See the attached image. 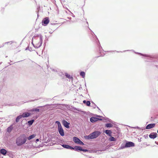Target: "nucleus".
<instances>
[{"mask_svg":"<svg viewBox=\"0 0 158 158\" xmlns=\"http://www.w3.org/2000/svg\"><path fill=\"white\" fill-rule=\"evenodd\" d=\"M129 51H132L134 52L135 53L144 57L145 59L149 60V61L151 62V64L154 65L158 69V59L157 58L154 56H152L149 55L145 54L139 52H135L133 50H125L123 51V52Z\"/></svg>","mask_w":158,"mask_h":158,"instance_id":"obj_1","label":"nucleus"},{"mask_svg":"<svg viewBox=\"0 0 158 158\" xmlns=\"http://www.w3.org/2000/svg\"><path fill=\"white\" fill-rule=\"evenodd\" d=\"M43 37L41 34L35 35L32 38L31 44L35 48L40 47L43 43Z\"/></svg>","mask_w":158,"mask_h":158,"instance_id":"obj_2","label":"nucleus"},{"mask_svg":"<svg viewBox=\"0 0 158 158\" xmlns=\"http://www.w3.org/2000/svg\"><path fill=\"white\" fill-rule=\"evenodd\" d=\"M27 136L25 134H22L16 139V143L18 146H21L24 144L27 141Z\"/></svg>","mask_w":158,"mask_h":158,"instance_id":"obj_3","label":"nucleus"},{"mask_svg":"<svg viewBox=\"0 0 158 158\" xmlns=\"http://www.w3.org/2000/svg\"><path fill=\"white\" fill-rule=\"evenodd\" d=\"M101 132L99 131H95L91 133L89 135L84 136L85 139L90 140L95 139L98 137L101 134Z\"/></svg>","mask_w":158,"mask_h":158,"instance_id":"obj_4","label":"nucleus"},{"mask_svg":"<svg viewBox=\"0 0 158 158\" xmlns=\"http://www.w3.org/2000/svg\"><path fill=\"white\" fill-rule=\"evenodd\" d=\"M125 143H122L119 148L120 149H123L125 148L134 147L135 146V144L134 143L125 140Z\"/></svg>","mask_w":158,"mask_h":158,"instance_id":"obj_5","label":"nucleus"},{"mask_svg":"<svg viewBox=\"0 0 158 158\" xmlns=\"http://www.w3.org/2000/svg\"><path fill=\"white\" fill-rule=\"evenodd\" d=\"M55 123L57 125L58 131L60 135L62 136H64V130L62 128L60 122L58 121H56L55 122Z\"/></svg>","mask_w":158,"mask_h":158,"instance_id":"obj_6","label":"nucleus"},{"mask_svg":"<svg viewBox=\"0 0 158 158\" xmlns=\"http://www.w3.org/2000/svg\"><path fill=\"white\" fill-rule=\"evenodd\" d=\"M73 139L74 142L76 144L81 145H84V143L79 138L77 137L74 136L73 137Z\"/></svg>","mask_w":158,"mask_h":158,"instance_id":"obj_7","label":"nucleus"},{"mask_svg":"<svg viewBox=\"0 0 158 158\" xmlns=\"http://www.w3.org/2000/svg\"><path fill=\"white\" fill-rule=\"evenodd\" d=\"M95 37L96 39V42H97V44L99 52L101 54V53L102 51H104V50L103 49L102 47L101 46L100 43L99 41V40H98V38L95 35Z\"/></svg>","mask_w":158,"mask_h":158,"instance_id":"obj_8","label":"nucleus"},{"mask_svg":"<svg viewBox=\"0 0 158 158\" xmlns=\"http://www.w3.org/2000/svg\"><path fill=\"white\" fill-rule=\"evenodd\" d=\"M49 19L48 17L44 18L42 21V24L43 26H46L49 23Z\"/></svg>","mask_w":158,"mask_h":158,"instance_id":"obj_9","label":"nucleus"},{"mask_svg":"<svg viewBox=\"0 0 158 158\" xmlns=\"http://www.w3.org/2000/svg\"><path fill=\"white\" fill-rule=\"evenodd\" d=\"M102 120V119L94 117H92L90 118V121L92 123H94L98 121Z\"/></svg>","mask_w":158,"mask_h":158,"instance_id":"obj_10","label":"nucleus"},{"mask_svg":"<svg viewBox=\"0 0 158 158\" xmlns=\"http://www.w3.org/2000/svg\"><path fill=\"white\" fill-rule=\"evenodd\" d=\"M62 124L66 128L68 129L70 128V123L69 122H68L65 120L64 119L62 121Z\"/></svg>","mask_w":158,"mask_h":158,"instance_id":"obj_11","label":"nucleus"},{"mask_svg":"<svg viewBox=\"0 0 158 158\" xmlns=\"http://www.w3.org/2000/svg\"><path fill=\"white\" fill-rule=\"evenodd\" d=\"M157 134L156 132H152L150 133L149 135V138L154 139L157 137Z\"/></svg>","mask_w":158,"mask_h":158,"instance_id":"obj_12","label":"nucleus"},{"mask_svg":"<svg viewBox=\"0 0 158 158\" xmlns=\"http://www.w3.org/2000/svg\"><path fill=\"white\" fill-rule=\"evenodd\" d=\"M82 147L79 146H75L74 147H72V150H73L74 151L79 152L81 151Z\"/></svg>","mask_w":158,"mask_h":158,"instance_id":"obj_13","label":"nucleus"},{"mask_svg":"<svg viewBox=\"0 0 158 158\" xmlns=\"http://www.w3.org/2000/svg\"><path fill=\"white\" fill-rule=\"evenodd\" d=\"M96 115V117H101L102 118V120L103 119H104L105 120H106V122H109L110 123H112L113 121H112L110 119H109V118H104L102 116H101L99 115L96 114L95 115Z\"/></svg>","mask_w":158,"mask_h":158,"instance_id":"obj_14","label":"nucleus"},{"mask_svg":"<svg viewBox=\"0 0 158 158\" xmlns=\"http://www.w3.org/2000/svg\"><path fill=\"white\" fill-rule=\"evenodd\" d=\"M33 114L32 113L30 112H24L22 114V116L23 118H27L30 116L31 114Z\"/></svg>","mask_w":158,"mask_h":158,"instance_id":"obj_15","label":"nucleus"},{"mask_svg":"<svg viewBox=\"0 0 158 158\" xmlns=\"http://www.w3.org/2000/svg\"><path fill=\"white\" fill-rule=\"evenodd\" d=\"M156 124L155 123H150L148 124L146 127V129H149L153 128L155 126Z\"/></svg>","mask_w":158,"mask_h":158,"instance_id":"obj_16","label":"nucleus"},{"mask_svg":"<svg viewBox=\"0 0 158 158\" xmlns=\"http://www.w3.org/2000/svg\"><path fill=\"white\" fill-rule=\"evenodd\" d=\"M62 146L66 149H69L72 150V147L71 146H70L68 144H62L61 145Z\"/></svg>","mask_w":158,"mask_h":158,"instance_id":"obj_17","label":"nucleus"},{"mask_svg":"<svg viewBox=\"0 0 158 158\" xmlns=\"http://www.w3.org/2000/svg\"><path fill=\"white\" fill-rule=\"evenodd\" d=\"M7 152V151L4 148H2L0 149V153L4 156H6Z\"/></svg>","mask_w":158,"mask_h":158,"instance_id":"obj_18","label":"nucleus"},{"mask_svg":"<svg viewBox=\"0 0 158 158\" xmlns=\"http://www.w3.org/2000/svg\"><path fill=\"white\" fill-rule=\"evenodd\" d=\"M66 107L68 108V109L70 110H77V108L76 107L73 106H70L68 105H66Z\"/></svg>","mask_w":158,"mask_h":158,"instance_id":"obj_19","label":"nucleus"},{"mask_svg":"<svg viewBox=\"0 0 158 158\" xmlns=\"http://www.w3.org/2000/svg\"><path fill=\"white\" fill-rule=\"evenodd\" d=\"M13 124H12L7 128L6 130L8 132L10 133L12 131L13 129Z\"/></svg>","mask_w":158,"mask_h":158,"instance_id":"obj_20","label":"nucleus"},{"mask_svg":"<svg viewBox=\"0 0 158 158\" xmlns=\"http://www.w3.org/2000/svg\"><path fill=\"white\" fill-rule=\"evenodd\" d=\"M28 111L32 113L33 112H39L40 111V109L37 108H34L32 109L29 110Z\"/></svg>","mask_w":158,"mask_h":158,"instance_id":"obj_21","label":"nucleus"},{"mask_svg":"<svg viewBox=\"0 0 158 158\" xmlns=\"http://www.w3.org/2000/svg\"><path fill=\"white\" fill-rule=\"evenodd\" d=\"M104 132L108 136H110L111 135L112 132L110 130H106L104 131Z\"/></svg>","mask_w":158,"mask_h":158,"instance_id":"obj_22","label":"nucleus"},{"mask_svg":"<svg viewBox=\"0 0 158 158\" xmlns=\"http://www.w3.org/2000/svg\"><path fill=\"white\" fill-rule=\"evenodd\" d=\"M83 102L87 106H90V102L89 101L84 100L83 101Z\"/></svg>","mask_w":158,"mask_h":158,"instance_id":"obj_23","label":"nucleus"},{"mask_svg":"<svg viewBox=\"0 0 158 158\" xmlns=\"http://www.w3.org/2000/svg\"><path fill=\"white\" fill-rule=\"evenodd\" d=\"M36 135L35 134H33L31 135L28 137H27V139H28L29 140H31L33 139L35 136Z\"/></svg>","mask_w":158,"mask_h":158,"instance_id":"obj_24","label":"nucleus"},{"mask_svg":"<svg viewBox=\"0 0 158 158\" xmlns=\"http://www.w3.org/2000/svg\"><path fill=\"white\" fill-rule=\"evenodd\" d=\"M65 76L66 77V78H68L69 79L72 80L73 78L72 76H71L68 73H65Z\"/></svg>","mask_w":158,"mask_h":158,"instance_id":"obj_25","label":"nucleus"},{"mask_svg":"<svg viewBox=\"0 0 158 158\" xmlns=\"http://www.w3.org/2000/svg\"><path fill=\"white\" fill-rule=\"evenodd\" d=\"M22 117V115H20L17 116L15 119L16 122L17 123H18L19 122V119L21 118Z\"/></svg>","mask_w":158,"mask_h":158,"instance_id":"obj_26","label":"nucleus"},{"mask_svg":"<svg viewBox=\"0 0 158 158\" xmlns=\"http://www.w3.org/2000/svg\"><path fill=\"white\" fill-rule=\"evenodd\" d=\"M105 127L107 128H110L112 127L113 125L111 123H107L105 124Z\"/></svg>","mask_w":158,"mask_h":158,"instance_id":"obj_27","label":"nucleus"},{"mask_svg":"<svg viewBox=\"0 0 158 158\" xmlns=\"http://www.w3.org/2000/svg\"><path fill=\"white\" fill-rule=\"evenodd\" d=\"M110 136V137L109 139V140L110 141V142L115 141H116V139L115 138L111 136V135Z\"/></svg>","mask_w":158,"mask_h":158,"instance_id":"obj_28","label":"nucleus"},{"mask_svg":"<svg viewBox=\"0 0 158 158\" xmlns=\"http://www.w3.org/2000/svg\"><path fill=\"white\" fill-rule=\"evenodd\" d=\"M85 73L84 71H81L80 73V75L82 78H84L85 76Z\"/></svg>","mask_w":158,"mask_h":158,"instance_id":"obj_29","label":"nucleus"},{"mask_svg":"<svg viewBox=\"0 0 158 158\" xmlns=\"http://www.w3.org/2000/svg\"><path fill=\"white\" fill-rule=\"evenodd\" d=\"M34 119H31V120L28 121L27 122L28 125L29 126L31 125L33 123H34Z\"/></svg>","mask_w":158,"mask_h":158,"instance_id":"obj_30","label":"nucleus"},{"mask_svg":"<svg viewBox=\"0 0 158 158\" xmlns=\"http://www.w3.org/2000/svg\"><path fill=\"white\" fill-rule=\"evenodd\" d=\"M86 23L88 25V27L89 28V29L91 31L92 33V35H93V34H94V36H95V35L94 34V32L89 27V24H88V22L87 21H86Z\"/></svg>","mask_w":158,"mask_h":158,"instance_id":"obj_31","label":"nucleus"},{"mask_svg":"<svg viewBox=\"0 0 158 158\" xmlns=\"http://www.w3.org/2000/svg\"><path fill=\"white\" fill-rule=\"evenodd\" d=\"M10 42H11V43L10 44H11L12 43H14V41H12L10 42H7L4 43V44H8Z\"/></svg>","mask_w":158,"mask_h":158,"instance_id":"obj_32","label":"nucleus"},{"mask_svg":"<svg viewBox=\"0 0 158 158\" xmlns=\"http://www.w3.org/2000/svg\"><path fill=\"white\" fill-rule=\"evenodd\" d=\"M81 151L84 152H88L89 150L87 149H83L82 147Z\"/></svg>","mask_w":158,"mask_h":158,"instance_id":"obj_33","label":"nucleus"},{"mask_svg":"<svg viewBox=\"0 0 158 158\" xmlns=\"http://www.w3.org/2000/svg\"><path fill=\"white\" fill-rule=\"evenodd\" d=\"M34 50H35L33 49L31 47H29V51H33Z\"/></svg>","mask_w":158,"mask_h":158,"instance_id":"obj_34","label":"nucleus"},{"mask_svg":"<svg viewBox=\"0 0 158 158\" xmlns=\"http://www.w3.org/2000/svg\"><path fill=\"white\" fill-rule=\"evenodd\" d=\"M140 129H141L142 130H145L146 129V127L145 128H144V127H140Z\"/></svg>","mask_w":158,"mask_h":158,"instance_id":"obj_35","label":"nucleus"},{"mask_svg":"<svg viewBox=\"0 0 158 158\" xmlns=\"http://www.w3.org/2000/svg\"><path fill=\"white\" fill-rule=\"evenodd\" d=\"M122 52V51H110L109 52Z\"/></svg>","mask_w":158,"mask_h":158,"instance_id":"obj_36","label":"nucleus"},{"mask_svg":"<svg viewBox=\"0 0 158 158\" xmlns=\"http://www.w3.org/2000/svg\"><path fill=\"white\" fill-rule=\"evenodd\" d=\"M29 47L28 46L25 49L26 50H29Z\"/></svg>","mask_w":158,"mask_h":158,"instance_id":"obj_37","label":"nucleus"},{"mask_svg":"<svg viewBox=\"0 0 158 158\" xmlns=\"http://www.w3.org/2000/svg\"><path fill=\"white\" fill-rule=\"evenodd\" d=\"M134 128H137V129H140V127H139L138 126H136V127H134Z\"/></svg>","mask_w":158,"mask_h":158,"instance_id":"obj_38","label":"nucleus"},{"mask_svg":"<svg viewBox=\"0 0 158 158\" xmlns=\"http://www.w3.org/2000/svg\"><path fill=\"white\" fill-rule=\"evenodd\" d=\"M40 41L38 43L36 44L35 45V46H39V45H40Z\"/></svg>","mask_w":158,"mask_h":158,"instance_id":"obj_39","label":"nucleus"},{"mask_svg":"<svg viewBox=\"0 0 158 158\" xmlns=\"http://www.w3.org/2000/svg\"><path fill=\"white\" fill-rule=\"evenodd\" d=\"M6 44H4V43H3V44H2V45H1V47H4V45H5Z\"/></svg>","mask_w":158,"mask_h":158,"instance_id":"obj_40","label":"nucleus"},{"mask_svg":"<svg viewBox=\"0 0 158 158\" xmlns=\"http://www.w3.org/2000/svg\"><path fill=\"white\" fill-rule=\"evenodd\" d=\"M6 44H4V43H3V44H2V45H1V47H4V45H5Z\"/></svg>","mask_w":158,"mask_h":158,"instance_id":"obj_41","label":"nucleus"},{"mask_svg":"<svg viewBox=\"0 0 158 158\" xmlns=\"http://www.w3.org/2000/svg\"><path fill=\"white\" fill-rule=\"evenodd\" d=\"M94 108H95L96 107H97V106L95 104H94Z\"/></svg>","mask_w":158,"mask_h":158,"instance_id":"obj_42","label":"nucleus"},{"mask_svg":"<svg viewBox=\"0 0 158 158\" xmlns=\"http://www.w3.org/2000/svg\"><path fill=\"white\" fill-rule=\"evenodd\" d=\"M99 151H96L95 152L97 153H99Z\"/></svg>","mask_w":158,"mask_h":158,"instance_id":"obj_43","label":"nucleus"},{"mask_svg":"<svg viewBox=\"0 0 158 158\" xmlns=\"http://www.w3.org/2000/svg\"><path fill=\"white\" fill-rule=\"evenodd\" d=\"M104 55H102V54H101V55L99 56H98L97 57H96V58H98V57H99L100 56H103Z\"/></svg>","mask_w":158,"mask_h":158,"instance_id":"obj_44","label":"nucleus"},{"mask_svg":"<svg viewBox=\"0 0 158 158\" xmlns=\"http://www.w3.org/2000/svg\"><path fill=\"white\" fill-rule=\"evenodd\" d=\"M39 139H36V141H37V142L39 141Z\"/></svg>","mask_w":158,"mask_h":158,"instance_id":"obj_45","label":"nucleus"},{"mask_svg":"<svg viewBox=\"0 0 158 158\" xmlns=\"http://www.w3.org/2000/svg\"><path fill=\"white\" fill-rule=\"evenodd\" d=\"M98 109V110H101L100 109V108L98 107V106H97V107Z\"/></svg>","mask_w":158,"mask_h":158,"instance_id":"obj_46","label":"nucleus"},{"mask_svg":"<svg viewBox=\"0 0 158 158\" xmlns=\"http://www.w3.org/2000/svg\"><path fill=\"white\" fill-rule=\"evenodd\" d=\"M68 19H69L71 20V17H68Z\"/></svg>","mask_w":158,"mask_h":158,"instance_id":"obj_47","label":"nucleus"},{"mask_svg":"<svg viewBox=\"0 0 158 158\" xmlns=\"http://www.w3.org/2000/svg\"><path fill=\"white\" fill-rule=\"evenodd\" d=\"M119 129H120V128H118V127H117V130H118H118H119Z\"/></svg>","mask_w":158,"mask_h":158,"instance_id":"obj_48","label":"nucleus"},{"mask_svg":"<svg viewBox=\"0 0 158 158\" xmlns=\"http://www.w3.org/2000/svg\"><path fill=\"white\" fill-rule=\"evenodd\" d=\"M91 103L94 104H95L93 101L91 102Z\"/></svg>","mask_w":158,"mask_h":158,"instance_id":"obj_49","label":"nucleus"},{"mask_svg":"<svg viewBox=\"0 0 158 158\" xmlns=\"http://www.w3.org/2000/svg\"><path fill=\"white\" fill-rule=\"evenodd\" d=\"M56 24H56V23H54V24H52V25H56Z\"/></svg>","mask_w":158,"mask_h":158,"instance_id":"obj_50","label":"nucleus"},{"mask_svg":"<svg viewBox=\"0 0 158 158\" xmlns=\"http://www.w3.org/2000/svg\"><path fill=\"white\" fill-rule=\"evenodd\" d=\"M155 143H156V144H157L158 145V144H157V142H156V141H155Z\"/></svg>","mask_w":158,"mask_h":158,"instance_id":"obj_51","label":"nucleus"},{"mask_svg":"<svg viewBox=\"0 0 158 158\" xmlns=\"http://www.w3.org/2000/svg\"><path fill=\"white\" fill-rule=\"evenodd\" d=\"M49 33H50V34H52V32H50Z\"/></svg>","mask_w":158,"mask_h":158,"instance_id":"obj_52","label":"nucleus"},{"mask_svg":"<svg viewBox=\"0 0 158 158\" xmlns=\"http://www.w3.org/2000/svg\"><path fill=\"white\" fill-rule=\"evenodd\" d=\"M85 87H86V83L85 84Z\"/></svg>","mask_w":158,"mask_h":158,"instance_id":"obj_53","label":"nucleus"},{"mask_svg":"<svg viewBox=\"0 0 158 158\" xmlns=\"http://www.w3.org/2000/svg\"><path fill=\"white\" fill-rule=\"evenodd\" d=\"M41 106H38V108H39V107H41Z\"/></svg>","mask_w":158,"mask_h":158,"instance_id":"obj_54","label":"nucleus"},{"mask_svg":"<svg viewBox=\"0 0 158 158\" xmlns=\"http://www.w3.org/2000/svg\"><path fill=\"white\" fill-rule=\"evenodd\" d=\"M157 133H158V130H157Z\"/></svg>","mask_w":158,"mask_h":158,"instance_id":"obj_55","label":"nucleus"},{"mask_svg":"<svg viewBox=\"0 0 158 158\" xmlns=\"http://www.w3.org/2000/svg\"><path fill=\"white\" fill-rule=\"evenodd\" d=\"M81 88V87H80L79 89H80Z\"/></svg>","mask_w":158,"mask_h":158,"instance_id":"obj_56","label":"nucleus"},{"mask_svg":"<svg viewBox=\"0 0 158 158\" xmlns=\"http://www.w3.org/2000/svg\"><path fill=\"white\" fill-rule=\"evenodd\" d=\"M1 48V45H0V48Z\"/></svg>","mask_w":158,"mask_h":158,"instance_id":"obj_57","label":"nucleus"},{"mask_svg":"<svg viewBox=\"0 0 158 158\" xmlns=\"http://www.w3.org/2000/svg\"><path fill=\"white\" fill-rule=\"evenodd\" d=\"M144 136H145V138H146V136H145V135Z\"/></svg>","mask_w":158,"mask_h":158,"instance_id":"obj_58","label":"nucleus"},{"mask_svg":"<svg viewBox=\"0 0 158 158\" xmlns=\"http://www.w3.org/2000/svg\"><path fill=\"white\" fill-rule=\"evenodd\" d=\"M73 17H75V16L74 15H73Z\"/></svg>","mask_w":158,"mask_h":158,"instance_id":"obj_59","label":"nucleus"},{"mask_svg":"<svg viewBox=\"0 0 158 158\" xmlns=\"http://www.w3.org/2000/svg\"><path fill=\"white\" fill-rule=\"evenodd\" d=\"M73 17H75V16L74 15H73Z\"/></svg>","mask_w":158,"mask_h":158,"instance_id":"obj_60","label":"nucleus"}]
</instances>
